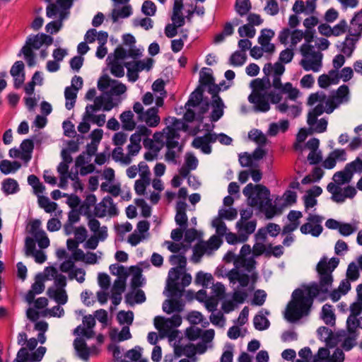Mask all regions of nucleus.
<instances>
[{
	"label": "nucleus",
	"instance_id": "dca6fc26",
	"mask_svg": "<svg viewBox=\"0 0 362 362\" xmlns=\"http://www.w3.org/2000/svg\"><path fill=\"white\" fill-rule=\"evenodd\" d=\"M217 141L216 134L206 133L202 136H197L192 142V146L197 149H200L202 153L209 154L211 152V144Z\"/></svg>",
	"mask_w": 362,
	"mask_h": 362
},
{
	"label": "nucleus",
	"instance_id": "aec40b11",
	"mask_svg": "<svg viewBox=\"0 0 362 362\" xmlns=\"http://www.w3.org/2000/svg\"><path fill=\"white\" fill-rule=\"evenodd\" d=\"M154 323L158 329H170L181 325L182 317L178 314L173 315L170 318L156 317Z\"/></svg>",
	"mask_w": 362,
	"mask_h": 362
},
{
	"label": "nucleus",
	"instance_id": "bb28decb",
	"mask_svg": "<svg viewBox=\"0 0 362 362\" xmlns=\"http://www.w3.org/2000/svg\"><path fill=\"white\" fill-rule=\"evenodd\" d=\"M212 112L211 114V120L217 122L223 115L224 103L221 98L216 94H212Z\"/></svg>",
	"mask_w": 362,
	"mask_h": 362
},
{
	"label": "nucleus",
	"instance_id": "ea45409f",
	"mask_svg": "<svg viewBox=\"0 0 362 362\" xmlns=\"http://www.w3.org/2000/svg\"><path fill=\"white\" fill-rule=\"evenodd\" d=\"M321 318L327 325H334L335 324V315L333 306L329 304H325L322 306L321 311Z\"/></svg>",
	"mask_w": 362,
	"mask_h": 362
},
{
	"label": "nucleus",
	"instance_id": "6ab92c4d",
	"mask_svg": "<svg viewBox=\"0 0 362 362\" xmlns=\"http://www.w3.org/2000/svg\"><path fill=\"white\" fill-rule=\"evenodd\" d=\"M202 92L200 90H194L190 95V98L186 105L192 107L199 108L200 112L199 116L208 112L209 104L206 101L202 100Z\"/></svg>",
	"mask_w": 362,
	"mask_h": 362
},
{
	"label": "nucleus",
	"instance_id": "c756f323",
	"mask_svg": "<svg viewBox=\"0 0 362 362\" xmlns=\"http://www.w3.org/2000/svg\"><path fill=\"white\" fill-rule=\"evenodd\" d=\"M187 205L185 201H178L176 204L175 222L181 228L187 227V216L186 214Z\"/></svg>",
	"mask_w": 362,
	"mask_h": 362
},
{
	"label": "nucleus",
	"instance_id": "e2e57ef3",
	"mask_svg": "<svg viewBox=\"0 0 362 362\" xmlns=\"http://www.w3.org/2000/svg\"><path fill=\"white\" fill-rule=\"evenodd\" d=\"M212 226L216 228V233L219 236L226 235L228 232L225 223L220 218H215L212 221Z\"/></svg>",
	"mask_w": 362,
	"mask_h": 362
},
{
	"label": "nucleus",
	"instance_id": "7ed1b4c3",
	"mask_svg": "<svg viewBox=\"0 0 362 362\" xmlns=\"http://www.w3.org/2000/svg\"><path fill=\"white\" fill-rule=\"evenodd\" d=\"M252 251L249 245H243L241 247L238 259L235 262V268L226 275L230 284H235L238 282L242 288L250 284L251 288H254L258 275L255 272L256 262L254 257H247L250 255Z\"/></svg>",
	"mask_w": 362,
	"mask_h": 362
},
{
	"label": "nucleus",
	"instance_id": "9d476101",
	"mask_svg": "<svg viewBox=\"0 0 362 362\" xmlns=\"http://www.w3.org/2000/svg\"><path fill=\"white\" fill-rule=\"evenodd\" d=\"M166 121L168 125L164 129V132L167 131L165 132L167 145L168 146H177L180 132L187 131L188 126L182 120L175 117H170Z\"/></svg>",
	"mask_w": 362,
	"mask_h": 362
},
{
	"label": "nucleus",
	"instance_id": "412c9836",
	"mask_svg": "<svg viewBox=\"0 0 362 362\" xmlns=\"http://www.w3.org/2000/svg\"><path fill=\"white\" fill-rule=\"evenodd\" d=\"M74 346L78 356L82 360L87 361L91 354L98 353L97 349L93 346L88 348L83 339L76 338L74 341Z\"/></svg>",
	"mask_w": 362,
	"mask_h": 362
},
{
	"label": "nucleus",
	"instance_id": "20e7f679",
	"mask_svg": "<svg viewBox=\"0 0 362 362\" xmlns=\"http://www.w3.org/2000/svg\"><path fill=\"white\" fill-rule=\"evenodd\" d=\"M349 98V88L346 85L339 86L336 91L328 95L323 92L310 94L308 104L316 105L311 110L310 121H313L316 116H320L323 113H332L341 105L348 103Z\"/></svg>",
	"mask_w": 362,
	"mask_h": 362
},
{
	"label": "nucleus",
	"instance_id": "f704fd0d",
	"mask_svg": "<svg viewBox=\"0 0 362 362\" xmlns=\"http://www.w3.org/2000/svg\"><path fill=\"white\" fill-rule=\"evenodd\" d=\"M358 40L357 38L347 35L344 41L339 46L340 52L347 57H350L356 48V43Z\"/></svg>",
	"mask_w": 362,
	"mask_h": 362
},
{
	"label": "nucleus",
	"instance_id": "cd10ccee",
	"mask_svg": "<svg viewBox=\"0 0 362 362\" xmlns=\"http://www.w3.org/2000/svg\"><path fill=\"white\" fill-rule=\"evenodd\" d=\"M199 81L202 85L209 86V92L211 94L217 93L218 91L219 88L215 85L214 78L209 69L204 68L201 71Z\"/></svg>",
	"mask_w": 362,
	"mask_h": 362
},
{
	"label": "nucleus",
	"instance_id": "338daca9",
	"mask_svg": "<svg viewBox=\"0 0 362 362\" xmlns=\"http://www.w3.org/2000/svg\"><path fill=\"white\" fill-rule=\"evenodd\" d=\"M213 279L211 274L202 272H198L196 276V281L204 287H207L209 284H212Z\"/></svg>",
	"mask_w": 362,
	"mask_h": 362
},
{
	"label": "nucleus",
	"instance_id": "a19ab883",
	"mask_svg": "<svg viewBox=\"0 0 362 362\" xmlns=\"http://www.w3.org/2000/svg\"><path fill=\"white\" fill-rule=\"evenodd\" d=\"M120 120L122 128L127 131H132L136 127L134 119V113L130 111H124L120 115Z\"/></svg>",
	"mask_w": 362,
	"mask_h": 362
},
{
	"label": "nucleus",
	"instance_id": "473e14b6",
	"mask_svg": "<svg viewBox=\"0 0 362 362\" xmlns=\"http://www.w3.org/2000/svg\"><path fill=\"white\" fill-rule=\"evenodd\" d=\"M276 109L281 113L288 112V115L291 117H298L301 112L300 105L294 104L289 105L286 100L284 103L278 104L276 106Z\"/></svg>",
	"mask_w": 362,
	"mask_h": 362
},
{
	"label": "nucleus",
	"instance_id": "6e6d98bb",
	"mask_svg": "<svg viewBox=\"0 0 362 362\" xmlns=\"http://www.w3.org/2000/svg\"><path fill=\"white\" fill-rule=\"evenodd\" d=\"M143 167L149 168L148 165L144 161L140 162L137 165H133L128 167L126 170L127 176L130 179L135 178L137 176V175H139V177L141 173V168Z\"/></svg>",
	"mask_w": 362,
	"mask_h": 362
},
{
	"label": "nucleus",
	"instance_id": "e433bc0d",
	"mask_svg": "<svg viewBox=\"0 0 362 362\" xmlns=\"http://www.w3.org/2000/svg\"><path fill=\"white\" fill-rule=\"evenodd\" d=\"M108 34L105 31H100L98 35V42L99 46L97 48L95 55L99 59H103L107 53V49L105 45L107 42Z\"/></svg>",
	"mask_w": 362,
	"mask_h": 362
},
{
	"label": "nucleus",
	"instance_id": "c85d7f7f",
	"mask_svg": "<svg viewBox=\"0 0 362 362\" xmlns=\"http://www.w3.org/2000/svg\"><path fill=\"white\" fill-rule=\"evenodd\" d=\"M81 219V213L77 209H71L68 213V219L64 224V231L66 235H70L73 233L74 224L79 222Z\"/></svg>",
	"mask_w": 362,
	"mask_h": 362
},
{
	"label": "nucleus",
	"instance_id": "a211bd4d",
	"mask_svg": "<svg viewBox=\"0 0 362 362\" xmlns=\"http://www.w3.org/2000/svg\"><path fill=\"white\" fill-rule=\"evenodd\" d=\"M45 276L47 280H54V284L49 288H65L66 286V278L59 273L54 267H47L45 269Z\"/></svg>",
	"mask_w": 362,
	"mask_h": 362
},
{
	"label": "nucleus",
	"instance_id": "6e6552de",
	"mask_svg": "<svg viewBox=\"0 0 362 362\" xmlns=\"http://www.w3.org/2000/svg\"><path fill=\"white\" fill-rule=\"evenodd\" d=\"M347 330L339 331L337 334V342H341L346 351H349L355 345L358 336V328L362 329V317L358 318L354 315H349L346 320Z\"/></svg>",
	"mask_w": 362,
	"mask_h": 362
},
{
	"label": "nucleus",
	"instance_id": "393cba45",
	"mask_svg": "<svg viewBox=\"0 0 362 362\" xmlns=\"http://www.w3.org/2000/svg\"><path fill=\"white\" fill-rule=\"evenodd\" d=\"M139 120L145 122L149 127H156L160 122V117L158 115V109L157 107H151L144 113L140 115Z\"/></svg>",
	"mask_w": 362,
	"mask_h": 362
},
{
	"label": "nucleus",
	"instance_id": "5701e85b",
	"mask_svg": "<svg viewBox=\"0 0 362 362\" xmlns=\"http://www.w3.org/2000/svg\"><path fill=\"white\" fill-rule=\"evenodd\" d=\"M257 227V221L253 219L250 222L237 221L235 228L238 233L240 235L242 240L246 242L250 235L252 234Z\"/></svg>",
	"mask_w": 362,
	"mask_h": 362
},
{
	"label": "nucleus",
	"instance_id": "c9c22d12",
	"mask_svg": "<svg viewBox=\"0 0 362 362\" xmlns=\"http://www.w3.org/2000/svg\"><path fill=\"white\" fill-rule=\"evenodd\" d=\"M107 60H109L108 66L112 75L117 78L123 77L124 76V67L125 64L117 59H111V56L108 57Z\"/></svg>",
	"mask_w": 362,
	"mask_h": 362
},
{
	"label": "nucleus",
	"instance_id": "72a5a7b5",
	"mask_svg": "<svg viewBox=\"0 0 362 362\" xmlns=\"http://www.w3.org/2000/svg\"><path fill=\"white\" fill-rule=\"evenodd\" d=\"M132 14V7L129 5L122 6L115 5L112 11L111 18L114 23H116L119 18L129 17Z\"/></svg>",
	"mask_w": 362,
	"mask_h": 362
},
{
	"label": "nucleus",
	"instance_id": "4d7b16f0",
	"mask_svg": "<svg viewBox=\"0 0 362 362\" xmlns=\"http://www.w3.org/2000/svg\"><path fill=\"white\" fill-rule=\"evenodd\" d=\"M38 204L47 213H52L57 209V204L55 202H51L47 197H39Z\"/></svg>",
	"mask_w": 362,
	"mask_h": 362
},
{
	"label": "nucleus",
	"instance_id": "b1692460",
	"mask_svg": "<svg viewBox=\"0 0 362 362\" xmlns=\"http://www.w3.org/2000/svg\"><path fill=\"white\" fill-rule=\"evenodd\" d=\"M69 163L61 162L57 167V172L59 174V187L62 189H66L68 186L69 178L76 179L77 177V172L75 173H69Z\"/></svg>",
	"mask_w": 362,
	"mask_h": 362
},
{
	"label": "nucleus",
	"instance_id": "de8ad7c7",
	"mask_svg": "<svg viewBox=\"0 0 362 362\" xmlns=\"http://www.w3.org/2000/svg\"><path fill=\"white\" fill-rule=\"evenodd\" d=\"M77 89L73 87H66L64 91V96L66 99V108L69 110H71L76 103V99L77 96Z\"/></svg>",
	"mask_w": 362,
	"mask_h": 362
},
{
	"label": "nucleus",
	"instance_id": "2eb2a0df",
	"mask_svg": "<svg viewBox=\"0 0 362 362\" xmlns=\"http://www.w3.org/2000/svg\"><path fill=\"white\" fill-rule=\"evenodd\" d=\"M94 214L98 218H103L107 215L115 216L118 211L112 199L107 196L95 206Z\"/></svg>",
	"mask_w": 362,
	"mask_h": 362
},
{
	"label": "nucleus",
	"instance_id": "58836bf2",
	"mask_svg": "<svg viewBox=\"0 0 362 362\" xmlns=\"http://www.w3.org/2000/svg\"><path fill=\"white\" fill-rule=\"evenodd\" d=\"M184 305L177 299L165 300L163 303V310L166 313H180L183 310Z\"/></svg>",
	"mask_w": 362,
	"mask_h": 362
},
{
	"label": "nucleus",
	"instance_id": "69168bd1",
	"mask_svg": "<svg viewBox=\"0 0 362 362\" xmlns=\"http://www.w3.org/2000/svg\"><path fill=\"white\" fill-rule=\"evenodd\" d=\"M346 170H349L352 175L354 173H362V157H357L354 161L347 163Z\"/></svg>",
	"mask_w": 362,
	"mask_h": 362
},
{
	"label": "nucleus",
	"instance_id": "49530a36",
	"mask_svg": "<svg viewBox=\"0 0 362 362\" xmlns=\"http://www.w3.org/2000/svg\"><path fill=\"white\" fill-rule=\"evenodd\" d=\"M353 175L349 170H346V165L341 171H338L333 175V180L337 185H344L351 181Z\"/></svg>",
	"mask_w": 362,
	"mask_h": 362
},
{
	"label": "nucleus",
	"instance_id": "680f3d73",
	"mask_svg": "<svg viewBox=\"0 0 362 362\" xmlns=\"http://www.w3.org/2000/svg\"><path fill=\"white\" fill-rule=\"evenodd\" d=\"M250 140L255 141L259 145H264L267 142L265 135L258 129L251 130L248 134Z\"/></svg>",
	"mask_w": 362,
	"mask_h": 362
},
{
	"label": "nucleus",
	"instance_id": "7c9ffc66",
	"mask_svg": "<svg viewBox=\"0 0 362 362\" xmlns=\"http://www.w3.org/2000/svg\"><path fill=\"white\" fill-rule=\"evenodd\" d=\"M311 116V110L308 112L307 123L310 127V134L313 132L322 133L327 130V120L325 118H322L317 120L319 116H316L313 121H310Z\"/></svg>",
	"mask_w": 362,
	"mask_h": 362
},
{
	"label": "nucleus",
	"instance_id": "9b49d317",
	"mask_svg": "<svg viewBox=\"0 0 362 362\" xmlns=\"http://www.w3.org/2000/svg\"><path fill=\"white\" fill-rule=\"evenodd\" d=\"M222 240L217 235H212L208 241H202L198 243L193 249V255L192 257V261L194 263L200 262L202 257L206 254L210 255L211 252L217 250Z\"/></svg>",
	"mask_w": 362,
	"mask_h": 362
},
{
	"label": "nucleus",
	"instance_id": "4c0bfd02",
	"mask_svg": "<svg viewBox=\"0 0 362 362\" xmlns=\"http://www.w3.org/2000/svg\"><path fill=\"white\" fill-rule=\"evenodd\" d=\"M180 271L177 268H172L168 272V286L169 289L174 294L177 292L181 293V291L179 289L178 284L177 281L180 276Z\"/></svg>",
	"mask_w": 362,
	"mask_h": 362
},
{
	"label": "nucleus",
	"instance_id": "13d9d810",
	"mask_svg": "<svg viewBox=\"0 0 362 362\" xmlns=\"http://www.w3.org/2000/svg\"><path fill=\"white\" fill-rule=\"evenodd\" d=\"M126 300L130 304L144 303L146 300L145 293L141 290H137L135 293H128Z\"/></svg>",
	"mask_w": 362,
	"mask_h": 362
},
{
	"label": "nucleus",
	"instance_id": "423d86ee",
	"mask_svg": "<svg viewBox=\"0 0 362 362\" xmlns=\"http://www.w3.org/2000/svg\"><path fill=\"white\" fill-rule=\"evenodd\" d=\"M302 56L299 64L306 71L319 72L322 67L323 54L315 46L309 43H303L300 47Z\"/></svg>",
	"mask_w": 362,
	"mask_h": 362
},
{
	"label": "nucleus",
	"instance_id": "79ce46f5",
	"mask_svg": "<svg viewBox=\"0 0 362 362\" xmlns=\"http://www.w3.org/2000/svg\"><path fill=\"white\" fill-rule=\"evenodd\" d=\"M34 148V143L31 139H25L21 144V158L25 163L31 159V154Z\"/></svg>",
	"mask_w": 362,
	"mask_h": 362
},
{
	"label": "nucleus",
	"instance_id": "8fccbe9b",
	"mask_svg": "<svg viewBox=\"0 0 362 362\" xmlns=\"http://www.w3.org/2000/svg\"><path fill=\"white\" fill-rule=\"evenodd\" d=\"M21 166V163L18 161L11 162L8 160H3L0 162V170L5 175L16 172Z\"/></svg>",
	"mask_w": 362,
	"mask_h": 362
},
{
	"label": "nucleus",
	"instance_id": "c03bdc74",
	"mask_svg": "<svg viewBox=\"0 0 362 362\" xmlns=\"http://www.w3.org/2000/svg\"><path fill=\"white\" fill-rule=\"evenodd\" d=\"M110 337L113 341H122L131 339L132 334L129 327L124 326L120 332L117 329H112L110 332Z\"/></svg>",
	"mask_w": 362,
	"mask_h": 362
},
{
	"label": "nucleus",
	"instance_id": "a18cd8bd",
	"mask_svg": "<svg viewBox=\"0 0 362 362\" xmlns=\"http://www.w3.org/2000/svg\"><path fill=\"white\" fill-rule=\"evenodd\" d=\"M127 64L133 67L136 71L140 72L144 70L149 71L153 66V60L151 58H147L144 60L127 62Z\"/></svg>",
	"mask_w": 362,
	"mask_h": 362
},
{
	"label": "nucleus",
	"instance_id": "603ef678",
	"mask_svg": "<svg viewBox=\"0 0 362 362\" xmlns=\"http://www.w3.org/2000/svg\"><path fill=\"white\" fill-rule=\"evenodd\" d=\"M289 126L288 120H281L279 123H272L269 125L268 133L270 136H276L279 131L286 132Z\"/></svg>",
	"mask_w": 362,
	"mask_h": 362
},
{
	"label": "nucleus",
	"instance_id": "4be33fe9",
	"mask_svg": "<svg viewBox=\"0 0 362 362\" xmlns=\"http://www.w3.org/2000/svg\"><path fill=\"white\" fill-rule=\"evenodd\" d=\"M88 218V226L91 232L95 235H98L100 241H103L107 237V228L106 226H100L98 220L93 217L89 213L85 214Z\"/></svg>",
	"mask_w": 362,
	"mask_h": 362
},
{
	"label": "nucleus",
	"instance_id": "f8f14e48",
	"mask_svg": "<svg viewBox=\"0 0 362 362\" xmlns=\"http://www.w3.org/2000/svg\"><path fill=\"white\" fill-rule=\"evenodd\" d=\"M98 88L103 91L106 97L120 95L127 91V86L117 80L112 79L107 76L101 77L98 81Z\"/></svg>",
	"mask_w": 362,
	"mask_h": 362
},
{
	"label": "nucleus",
	"instance_id": "5fc2aeb1",
	"mask_svg": "<svg viewBox=\"0 0 362 362\" xmlns=\"http://www.w3.org/2000/svg\"><path fill=\"white\" fill-rule=\"evenodd\" d=\"M68 13L66 11H62L60 13V19L57 21H52L47 24L46 30L50 33H57L62 26V21L66 18Z\"/></svg>",
	"mask_w": 362,
	"mask_h": 362
},
{
	"label": "nucleus",
	"instance_id": "2f4dec72",
	"mask_svg": "<svg viewBox=\"0 0 362 362\" xmlns=\"http://www.w3.org/2000/svg\"><path fill=\"white\" fill-rule=\"evenodd\" d=\"M47 293L59 305H64L68 301V295L65 288H48Z\"/></svg>",
	"mask_w": 362,
	"mask_h": 362
},
{
	"label": "nucleus",
	"instance_id": "39448f33",
	"mask_svg": "<svg viewBox=\"0 0 362 362\" xmlns=\"http://www.w3.org/2000/svg\"><path fill=\"white\" fill-rule=\"evenodd\" d=\"M243 193L247 197L248 204L259 207L264 212L267 218L270 219L276 214V206L270 199V192L265 186L250 183L243 189Z\"/></svg>",
	"mask_w": 362,
	"mask_h": 362
},
{
	"label": "nucleus",
	"instance_id": "1a4fd4ad",
	"mask_svg": "<svg viewBox=\"0 0 362 362\" xmlns=\"http://www.w3.org/2000/svg\"><path fill=\"white\" fill-rule=\"evenodd\" d=\"M53 42V38L49 35L41 33L35 35H30L26 40L25 45L21 49V52L29 66L35 64V54L33 49H39L43 45L49 46Z\"/></svg>",
	"mask_w": 362,
	"mask_h": 362
},
{
	"label": "nucleus",
	"instance_id": "774afa93",
	"mask_svg": "<svg viewBox=\"0 0 362 362\" xmlns=\"http://www.w3.org/2000/svg\"><path fill=\"white\" fill-rule=\"evenodd\" d=\"M356 230L357 226L356 224L341 223L338 230L341 235L349 236L356 231Z\"/></svg>",
	"mask_w": 362,
	"mask_h": 362
},
{
	"label": "nucleus",
	"instance_id": "0eeeda50",
	"mask_svg": "<svg viewBox=\"0 0 362 362\" xmlns=\"http://www.w3.org/2000/svg\"><path fill=\"white\" fill-rule=\"evenodd\" d=\"M115 107L112 98L106 97L105 94L95 98L93 104L88 105L86 107V119H90L94 124L102 127L105 123L106 116L105 114L94 115L95 112L103 110L110 111Z\"/></svg>",
	"mask_w": 362,
	"mask_h": 362
},
{
	"label": "nucleus",
	"instance_id": "052dcab7",
	"mask_svg": "<svg viewBox=\"0 0 362 362\" xmlns=\"http://www.w3.org/2000/svg\"><path fill=\"white\" fill-rule=\"evenodd\" d=\"M169 261L172 265H177L180 269H185L187 264V259L185 253L173 255L170 257Z\"/></svg>",
	"mask_w": 362,
	"mask_h": 362
},
{
	"label": "nucleus",
	"instance_id": "a878e982",
	"mask_svg": "<svg viewBox=\"0 0 362 362\" xmlns=\"http://www.w3.org/2000/svg\"><path fill=\"white\" fill-rule=\"evenodd\" d=\"M362 33V10L357 13L350 22V25L348 26L349 36L357 38L359 40Z\"/></svg>",
	"mask_w": 362,
	"mask_h": 362
},
{
	"label": "nucleus",
	"instance_id": "0e129e2a",
	"mask_svg": "<svg viewBox=\"0 0 362 362\" xmlns=\"http://www.w3.org/2000/svg\"><path fill=\"white\" fill-rule=\"evenodd\" d=\"M168 249L173 253H185L188 250V246L184 245L182 243H176L170 241H166Z\"/></svg>",
	"mask_w": 362,
	"mask_h": 362
},
{
	"label": "nucleus",
	"instance_id": "ddd939ff",
	"mask_svg": "<svg viewBox=\"0 0 362 362\" xmlns=\"http://www.w3.org/2000/svg\"><path fill=\"white\" fill-rule=\"evenodd\" d=\"M141 149V145L129 144L127 147V153H124L122 147H116L112 152V158L115 161L127 165L132 162L134 157Z\"/></svg>",
	"mask_w": 362,
	"mask_h": 362
},
{
	"label": "nucleus",
	"instance_id": "09e8293b",
	"mask_svg": "<svg viewBox=\"0 0 362 362\" xmlns=\"http://www.w3.org/2000/svg\"><path fill=\"white\" fill-rule=\"evenodd\" d=\"M279 90L281 93L287 95V98L293 101H295L300 95L299 90L289 82L284 84Z\"/></svg>",
	"mask_w": 362,
	"mask_h": 362
},
{
	"label": "nucleus",
	"instance_id": "bf43d9fd",
	"mask_svg": "<svg viewBox=\"0 0 362 362\" xmlns=\"http://www.w3.org/2000/svg\"><path fill=\"white\" fill-rule=\"evenodd\" d=\"M358 266L355 262H351L347 267L346 277L351 281H355L359 278Z\"/></svg>",
	"mask_w": 362,
	"mask_h": 362
},
{
	"label": "nucleus",
	"instance_id": "f257e3e1",
	"mask_svg": "<svg viewBox=\"0 0 362 362\" xmlns=\"http://www.w3.org/2000/svg\"><path fill=\"white\" fill-rule=\"evenodd\" d=\"M339 263V260L336 257H332L329 261L326 257L320 259L316 267L319 283H313L293 291L292 300L288 305L285 314L287 320L295 322L307 315L314 298H319L321 300L326 298L325 295L329 293L334 281L332 272Z\"/></svg>",
	"mask_w": 362,
	"mask_h": 362
},
{
	"label": "nucleus",
	"instance_id": "37998d69",
	"mask_svg": "<svg viewBox=\"0 0 362 362\" xmlns=\"http://www.w3.org/2000/svg\"><path fill=\"white\" fill-rule=\"evenodd\" d=\"M1 189L4 194H13L17 193L19 190L18 182L13 178H6L1 183Z\"/></svg>",
	"mask_w": 362,
	"mask_h": 362
},
{
	"label": "nucleus",
	"instance_id": "f03ea898",
	"mask_svg": "<svg viewBox=\"0 0 362 362\" xmlns=\"http://www.w3.org/2000/svg\"><path fill=\"white\" fill-rule=\"evenodd\" d=\"M263 72L266 75L262 78H256L251 83L252 93L248 97V100L255 105L257 111L267 112L270 109L269 101L273 104H278L282 99L281 93L270 90L271 83L268 76L274 73V65L267 63L263 68Z\"/></svg>",
	"mask_w": 362,
	"mask_h": 362
},
{
	"label": "nucleus",
	"instance_id": "4468645a",
	"mask_svg": "<svg viewBox=\"0 0 362 362\" xmlns=\"http://www.w3.org/2000/svg\"><path fill=\"white\" fill-rule=\"evenodd\" d=\"M323 218L315 214H309L308 222L300 226V232L303 234H310L314 237H318L322 232L321 223Z\"/></svg>",
	"mask_w": 362,
	"mask_h": 362
},
{
	"label": "nucleus",
	"instance_id": "f3484780",
	"mask_svg": "<svg viewBox=\"0 0 362 362\" xmlns=\"http://www.w3.org/2000/svg\"><path fill=\"white\" fill-rule=\"evenodd\" d=\"M151 173L149 168H142L141 173L134 182V190L138 195H144L146 187L149 186L151 181Z\"/></svg>",
	"mask_w": 362,
	"mask_h": 362
},
{
	"label": "nucleus",
	"instance_id": "864d4df0",
	"mask_svg": "<svg viewBox=\"0 0 362 362\" xmlns=\"http://www.w3.org/2000/svg\"><path fill=\"white\" fill-rule=\"evenodd\" d=\"M247 59V54L243 52L235 51L229 58V64L233 66H243Z\"/></svg>",
	"mask_w": 362,
	"mask_h": 362
},
{
	"label": "nucleus",
	"instance_id": "3c124183",
	"mask_svg": "<svg viewBox=\"0 0 362 362\" xmlns=\"http://www.w3.org/2000/svg\"><path fill=\"white\" fill-rule=\"evenodd\" d=\"M186 112L184 115V119L185 121L188 122H191L194 119H197L199 122H202L204 118V115L202 114L200 117L199 116V112H196L197 108L192 107L189 105H185Z\"/></svg>",
	"mask_w": 362,
	"mask_h": 362
}]
</instances>
